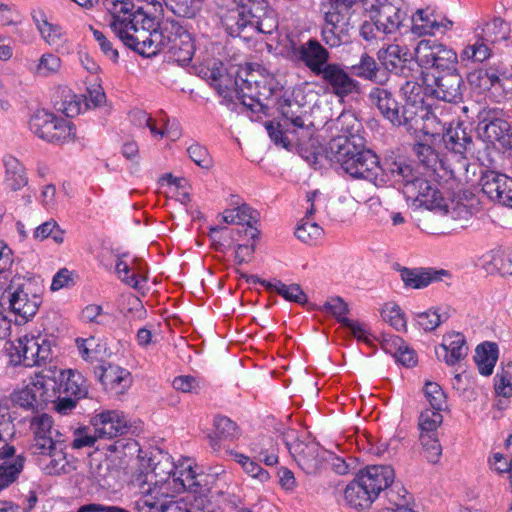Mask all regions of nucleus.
<instances>
[{"label":"nucleus","mask_w":512,"mask_h":512,"mask_svg":"<svg viewBox=\"0 0 512 512\" xmlns=\"http://www.w3.org/2000/svg\"><path fill=\"white\" fill-rule=\"evenodd\" d=\"M66 443H62V445H57V448L50 454H39L40 456L49 457L50 461L43 468L44 471L49 475L60 474L64 471L67 461L64 456V450L66 448Z\"/></svg>","instance_id":"nucleus-55"},{"label":"nucleus","mask_w":512,"mask_h":512,"mask_svg":"<svg viewBox=\"0 0 512 512\" xmlns=\"http://www.w3.org/2000/svg\"><path fill=\"white\" fill-rule=\"evenodd\" d=\"M430 211L431 220L437 224L435 233L445 234L463 229L472 218V211L466 204L454 200L445 202L442 197Z\"/></svg>","instance_id":"nucleus-7"},{"label":"nucleus","mask_w":512,"mask_h":512,"mask_svg":"<svg viewBox=\"0 0 512 512\" xmlns=\"http://www.w3.org/2000/svg\"><path fill=\"white\" fill-rule=\"evenodd\" d=\"M417 52L426 66L434 67L443 73L456 69L457 53L441 43L421 41L417 47Z\"/></svg>","instance_id":"nucleus-19"},{"label":"nucleus","mask_w":512,"mask_h":512,"mask_svg":"<svg viewBox=\"0 0 512 512\" xmlns=\"http://www.w3.org/2000/svg\"><path fill=\"white\" fill-rule=\"evenodd\" d=\"M420 443L422 451L428 462L432 464L438 463L442 455V447L437 437V434L420 433Z\"/></svg>","instance_id":"nucleus-47"},{"label":"nucleus","mask_w":512,"mask_h":512,"mask_svg":"<svg viewBox=\"0 0 512 512\" xmlns=\"http://www.w3.org/2000/svg\"><path fill=\"white\" fill-rule=\"evenodd\" d=\"M344 24L323 25L321 35L323 41L330 47H338L348 43L350 35Z\"/></svg>","instance_id":"nucleus-44"},{"label":"nucleus","mask_w":512,"mask_h":512,"mask_svg":"<svg viewBox=\"0 0 512 512\" xmlns=\"http://www.w3.org/2000/svg\"><path fill=\"white\" fill-rule=\"evenodd\" d=\"M211 86L215 88L220 96L231 100L236 97V91L239 88L237 80L228 72L221 75Z\"/></svg>","instance_id":"nucleus-60"},{"label":"nucleus","mask_w":512,"mask_h":512,"mask_svg":"<svg viewBox=\"0 0 512 512\" xmlns=\"http://www.w3.org/2000/svg\"><path fill=\"white\" fill-rule=\"evenodd\" d=\"M323 229L316 223L302 219L295 229L296 237L303 243L310 244L321 238Z\"/></svg>","instance_id":"nucleus-52"},{"label":"nucleus","mask_w":512,"mask_h":512,"mask_svg":"<svg viewBox=\"0 0 512 512\" xmlns=\"http://www.w3.org/2000/svg\"><path fill=\"white\" fill-rule=\"evenodd\" d=\"M385 497L391 506L408 507L409 493L400 482H394L384 491Z\"/></svg>","instance_id":"nucleus-59"},{"label":"nucleus","mask_w":512,"mask_h":512,"mask_svg":"<svg viewBox=\"0 0 512 512\" xmlns=\"http://www.w3.org/2000/svg\"><path fill=\"white\" fill-rule=\"evenodd\" d=\"M102 4L110 15L109 27L130 49L147 57L166 49L180 65L192 60L194 39L178 21L166 19L157 30L154 18L143 7L135 8L133 0H102Z\"/></svg>","instance_id":"nucleus-1"},{"label":"nucleus","mask_w":512,"mask_h":512,"mask_svg":"<svg viewBox=\"0 0 512 512\" xmlns=\"http://www.w3.org/2000/svg\"><path fill=\"white\" fill-rule=\"evenodd\" d=\"M240 275L242 278H245L247 282L260 283L267 290L278 293L287 301L295 302L298 304H305L307 302V295L304 293V291L298 284L286 285L282 283L280 280L271 283L266 280H261L255 275L249 276L244 273H241Z\"/></svg>","instance_id":"nucleus-29"},{"label":"nucleus","mask_w":512,"mask_h":512,"mask_svg":"<svg viewBox=\"0 0 512 512\" xmlns=\"http://www.w3.org/2000/svg\"><path fill=\"white\" fill-rule=\"evenodd\" d=\"M98 438L99 436L95 433L94 428L87 426L79 427L72 432L70 446L76 450L86 447L90 448L94 446Z\"/></svg>","instance_id":"nucleus-51"},{"label":"nucleus","mask_w":512,"mask_h":512,"mask_svg":"<svg viewBox=\"0 0 512 512\" xmlns=\"http://www.w3.org/2000/svg\"><path fill=\"white\" fill-rule=\"evenodd\" d=\"M29 127L37 137L53 144L68 143L75 138V128L71 121L58 118L45 110L33 114Z\"/></svg>","instance_id":"nucleus-6"},{"label":"nucleus","mask_w":512,"mask_h":512,"mask_svg":"<svg viewBox=\"0 0 512 512\" xmlns=\"http://www.w3.org/2000/svg\"><path fill=\"white\" fill-rule=\"evenodd\" d=\"M11 399L14 404L25 409L34 410L43 406L40 400L37 399L36 390L33 388L31 383L25 388L14 392L11 395Z\"/></svg>","instance_id":"nucleus-49"},{"label":"nucleus","mask_w":512,"mask_h":512,"mask_svg":"<svg viewBox=\"0 0 512 512\" xmlns=\"http://www.w3.org/2000/svg\"><path fill=\"white\" fill-rule=\"evenodd\" d=\"M381 316L385 322L389 323L397 331L406 330V319L397 304H385L381 311Z\"/></svg>","instance_id":"nucleus-56"},{"label":"nucleus","mask_w":512,"mask_h":512,"mask_svg":"<svg viewBox=\"0 0 512 512\" xmlns=\"http://www.w3.org/2000/svg\"><path fill=\"white\" fill-rule=\"evenodd\" d=\"M363 8L370 14L376 30L392 34L400 29L407 17L404 0H361Z\"/></svg>","instance_id":"nucleus-5"},{"label":"nucleus","mask_w":512,"mask_h":512,"mask_svg":"<svg viewBox=\"0 0 512 512\" xmlns=\"http://www.w3.org/2000/svg\"><path fill=\"white\" fill-rule=\"evenodd\" d=\"M49 236L57 244H61L64 241V231L61 230L54 219H50L41 225H39L33 233V237L37 240H44Z\"/></svg>","instance_id":"nucleus-54"},{"label":"nucleus","mask_w":512,"mask_h":512,"mask_svg":"<svg viewBox=\"0 0 512 512\" xmlns=\"http://www.w3.org/2000/svg\"><path fill=\"white\" fill-rule=\"evenodd\" d=\"M482 192L489 199L512 207V178L496 171L487 170L480 178Z\"/></svg>","instance_id":"nucleus-20"},{"label":"nucleus","mask_w":512,"mask_h":512,"mask_svg":"<svg viewBox=\"0 0 512 512\" xmlns=\"http://www.w3.org/2000/svg\"><path fill=\"white\" fill-rule=\"evenodd\" d=\"M91 425L99 438L112 439L122 436L129 429L128 420L118 410L102 411L91 418Z\"/></svg>","instance_id":"nucleus-21"},{"label":"nucleus","mask_w":512,"mask_h":512,"mask_svg":"<svg viewBox=\"0 0 512 512\" xmlns=\"http://www.w3.org/2000/svg\"><path fill=\"white\" fill-rule=\"evenodd\" d=\"M296 55L315 76L330 63L329 51L315 39L301 44L296 49Z\"/></svg>","instance_id":"nucleus-26"},{"label":"nucleus","mask_w":512,"mask_h":512,"mask_svg":"<svg viewBox=\"0 0 512 512\" xmlns=\"http://www.w3.org/2000/svg\"><path fill=\"white\" fill-rule=\"evenodd\" d=\"M33 439L29 450L31 454H50L57 445L66 443L62 433L53 427V419L46 413L35 415L30 420Z\"/></svg>","instance_id":"nucleus-12"},{"label":"nucleus","mask_w":512,"mask_h":512,"mask_svg":"<svg viewBox=\"0 0 512 512\" xmlns=\"http://www.w3.org/2000/svg\"><path fill=\"white\" fill-rule=\"evenodd\" d=\"M439 29V22L427 9H418L412 16V32L418 36L434 34Z\"/></svg>","instance_id":"nucleus-41"},{"label":"nucleus","mask_w":512,"mask_h":512,"mask_svg":"<svg viewBox=\"0 0 512 512\" xmlns=\"http://www.w3.org/2000/svg\"><path fill=\"white\" fill-rule=\"evenodd\" d=\"M264 0H241L238 10L232 11L225 18L226 29L231 36L242 37L246 30L265 33L260 18L265 13Z\"/></svg>","instance_id":"nucleus-9"},{"label":"nucleus","mask_w":512,"mask_h":512,"mask_svg":"<svg viewBox=\"0 0 512 512\" xmlns=\"http://www.w3.org/2000/svg\"><path fill=\"white\" fill-rule=\"evenodd\" d=\"M474 78L483 81V85L494 96L497 102L512 99V73L507 69L489 67L480 69L469 76V81L474 83Z\"/></svg>","instance_id":"nucleus-15"},{"label":"nucleus","mask_w":512,"mask_h":512,"mask_svg":"<svg viewBox=\"0 0 512 512\" xmlns=\"http://www.w3.org/2000/svg\"><path fill=\"white\" fill-rule=\"evenodd\" d=\"M250 450L267 466H273L278 463L277 443L271 437L263 436L254 440L250 444Z\"/></svg>","instance_id":"nucleus-38"},{"label":"nucleus","mask_w":512,"mask_h":512,"mask_svg":"<svg viewBox=\"0 0 512 512\" xmlns=\"http://www.w3.org/2000/svg\"><path fill=\"white\" fill-rule=\"evenodd\" d=\"M203 0H165L167 8L178 17L193 18L201 9Z\"/></svg>","instance_id":"nucleus-46"},{"label":"nucleus","mask_w":512,"mask_h":512,"mask_svg":"<svg viewBox=\"0 0 512 512\" xmlns=\"http://www.w3.org/2000/svg\"><path fill=\"white\" fill-rule=\"evenodd\" d=\"M172 469H173L172 465L168 462V460H166L164 463L158 462L157 464H155L152 469V472L145 475V480L143 481V483H142L143 485L141 486L142 493L149 494L152 492V489L150 486L145 488L144 485L148 481L152 482V479L154 477L158 478L155 480V484H157L159 482H165L169 478V476L172 472Z\"/></svg>","instance_id":"nucleus-61"},{"label":"nucleus","mask_w":512,"mask_h":512,"mask_svg":"<svg viewBox=\"0 0 512 512\" xmlns=\"http://www.w3.org/2000/svg\"><path fill=\"white\" fill-rule=\"evenodd\" d=\"M58 391L66 396L81 399L87 396L86 380L73 370L60 371Z\"/></svg>","instance_id":"nucleus-35"},{"label":"nucleus","mask_w":512,"mask_h":512,"mask_svg":"<svg viewBox=\"0 0 512 512\" xmlns=\"http://www.w3.org/2000/svg\"><path fill=\"white\" fill-rule=\"evenodd\" d=\"M230 455L250 477L259 480L261 483L269 480V473L249 456L233 451H230Z\"/></svg>","instance_id":"nucleus-43"},{"label":"nucleus","mask_w":512,"mask_h":512,"mask_svg":"<svg viewBox=\"0 0 512 512\" xmlns=\"http://www.w3.org/2000/svg\"><path fill=\"white\" fill-rule=\"evenodd\" d=\"M368 100L372 106L378 109L384 119L391 124L398 123L397 111L399 110V104L390 90L383 87H373L368 94Z\"/></svg>","instance_id":"nucleus-27"},{"label":"nucleus","mask_w":512,"mask_h":512,"mask_svg":"<svg viewBox=\"0 0 512 512\" xmlns=\"http://www.w3.org/2000/svg\"><path fill=\"white\" fill-rule=\"evenodd\" d=\"M400 277L404 285L413 289L427 287L433 280H439V275H445V270L433 271L431 269H410L406 267L399 268Z\"/></svg>","instance_id":"nucleus-30"},{"label":"nucleus","mask_w":512,"mask_h":512,"mask_svg":"<svg viewBox=\"0 0 512 512\" xmlns=\"http://www.w3.org/2000/svg\"><path fill=\"white\" fill-rule=\"evenodd\" d=\"M116 273L120 280L132 288H140V283L146 281V276L139 266H130L126 261L119 257L116 262Z\"/></svg>","instance_id":"nucleus-42"},{"label":"nucleus","mask_w":512,"mask_h":512,"mask_svg":"<svg viewBox=\"0 0 512 512\" xmlns=\"http://www.w3.org/2000/svg\"><path fill=\"white\" fill-rule=\"evenodd\" d=\"M444 110L440 106H435L432 110L424 105V101L404 102L397 111L398 123H392L393 126L405 127L408 131L418 129H429L426 122H437L444 128L448 123L446 117H442Z\"/></svg>","instance_id":"nucleus-8"},{"label":"nucleus","mask_w":512,"mask_h":512,"mask_svg":"<svg viewBox=\"0 0 512 512\" xmlns=\"http://www.w3.org/2000/svg\"><path fill=\"white\" fill-rule=\"evenodd\" d=\"M424 394L429 402L431 409L444 410L447 407L446 395L439 384L435 382H426Z\"/></svg>","instance_id":"nucleus-57"},{"label":"nucleus","mask_w":512,"mask_h":512,"mask_svg":"<svg viewBox=\"0 0 512 512\" xmlns=\"http://www.w3.org/2000/svg\"><path fill=\"white\" fill-rule=\"evenodd\" d=\"M370 493L377 499L395 479L394 469L389 465H371L357 475Z\"/></svg>","instance_id":"nucleus-23"},{"label":"nucleus","mask_w":512,"mask_h":512,"mask_svg":"<svg viewBox=\"0 0 512 512\" xmlns=\"http://www.w3.org/2000/svg\"><path fill=\"white\" fill-rule=\"evenodd\" d=\"M509 26L501 18H494L491 22L485 24L480 38L474 43L468 44L461 52L462 60L472 62H483L491 56V49L488 43H496L506 40L509 35Z\"/></svg>","instance_id":"nucleus-11"},{"label":"nucleus","mask_w":512,"mask_h":512,"mask_svg":"<svg viewBox=\"0 0 512 512\" xmlns=\"http://www.w3.org/2000/svg\"><path fill=\"white\" fill-rule=\"evenodd\" d=\"M365 486L358 476L346 486L344 498L349 506L363 510L372 505L376 498Z\"/></svg>","instance_id":"nucleus-31"},{"label":"nucleus","mask_w":512,"mask_h":512,"mask_svg":"<svg viewBox=\"0 0 512 512\" xmlns=\"http://www.w3.org/2000/svg\"><path fill=\"white\" fill-rule=\"evenodd\" d=\"M288 450L298 466L307 474H316L329 455L318 443L295 440L287 443Z\"/></svg>","instance_id":"nucleus-16"},{"label":"nucleus","mask_w":512,"mask_h":512,"mask_svg":"<svg viewBox=\"0 0 512 512\" xmlns=\"http://www.w3.org/2000/svg\"><path fill=\"white\" fill-rule=\"evenodd\" d=\"M440 348L444 352V361L448 365H455L468 353L465 337L461 333L446 335Z\"/></svg>","instance_id":"nucleus-34"},{"label":"nucleus","mask_w":512,"mask_h":512,"mask_svg":"<svg viewBox=\"0 0 512 512\" xmlns=\"http://www.w3.org/2000/svg\"><path fill=\"white\" fill-rule=\"evenodd\" d=\"M426 90L438 100L458 104L463 99L465 85L457 69H453L435 76L433 84H428Z\"/></svg>","instance_id":"nucleus-18"},{"label":"nucleus","mask_w":512,"mask_h":512,"mask_svg":"<svg viewBox=\"0 0 512 512\" xmlns=\"http://www.w3.org/2000/svg\"><path fill=\"white\" fill-rule=\"evenodd\" d=\"M407 80L401 85L400 92L405 99V102L423 101L422 86L415 80L414 72L412 76L406 78Z\"/></svg>","instance_id":"nucleus-63"},{"label":"nucleus","mask_w":512,"mask_h":512,"mask_svg":"<svg viewBox=\"0 0 512 512\" xmlns=\"http://www.w3.org/2000/svg\"><path fill=\"white\" fill-rule=\"evenodd\" d=\"M25 463L23 455L6 458L0 465V491L12 484L22 472Z\"/></svg>","instance_id":"nucleus-40"},{"label":"nucleus","mask_w":512,"mask_h":512,"mask_svg":"<svg viewBox=\"0 0 512 512\" xmlns=\"http://www.w3.org/2000/svg\"><path fill=\"white\" fill-rule=\"evenodd\" d=\"M5 168L4 183L12 191H18L28 184L26 169L20 161L12 155L3 157Z\"/></svg>","instance_id":"nucleus-32"},{"label":"nucleus","mask_w":512,"mask_h":512,"mask_svg":"<svg viewBox=\"0 0 512 512\" xmlns=\"http://www.w3.org/2000/svg\"><path fill=\"white\" fill-rule=\"evenodd\" d=\"M9 301L13 312L27 321L36 315L42 298L33 291V285L28 282L16 287L10 294Z\"/></svg>","instance_id":"nucleus-22"},{"label":"nucleus","mask_w":512,"mask_h":512,"mask_svg":"<svg viewBox=\"0 0 512 512\" xmlns=\"http://www.w3.org/2000/svg\"><path fill=\"white\" fill-rule=\"evenodd\" d=\"M249 77L250 78L241 80L242 83L239 85V88L236 91L235 98L252 112H261L264 108V105L261 102V93L258 90V83L253 79V74H250Z\"/></svg>","instance_id":"nucleus-33"},{"label":"nucleus","mask_w":512,"mask_h":512,"mask_svg":"<svg viewBox=\"0 0 512 512\" xmlns=\"http://www.w3.org/2000/svg\"><path fill=\"white\" fill-rule=\"evenodd\" d=\"M321 81L322 87L340 99L361 92V85L339 63H329L316 75Z\"/></svg>","instance_id":"nucleus-13"},{"label":"nucleus","mask_w":512,"mask_h":512,"mask_svg":"<svg viewBox=\"0 0 512 512\" xmlns=\"http://www.w3.org/2000/svg\"><path fill=\"white\" fill-rule=\"evenodd\" d=\"M227 70L224 64L214 58H205L200 67V74L212 85Z\"/></svg>","instance_id":"nucleus-58"},{"label":"nucleus","mask_w":512,"mask_h":512,"mask_svg":"<svg viewBox=\"0 0 512 512\" xmlns=\"http://www.w3.org/2000/svg\"><path fill=\"white\" fill-rule=\"evenodd\" d=\"M479 135L489 143H499L504 149L512 147V128L501 118H484L478 124Z\"/></svg>","instance_id":"nucleus-24"},{"label":"nucleus","mask_w":512,"mask_h":512,"mask_svg":"<svg viewBox=\"0 0 512 512\" xmlns=\"http://www.w3.org/2000/svg\"><path fill=\"white\" fill-rule=\"evenodd\" d=\"M258 213L249 205L243 204L234 209L225 210L222 214V220L227 224L246 225L244 233L251 239L258 238L259 231L254 224L257 223Z\"/></svg>","instance_id":"nucleus-28"},{"label":"nucleus","mask_w":512,"mask_h":512,"mask_svg":"<svg viewBox=\"0 0 512 512\" xmlns=\"http://www.w3.org/2000/svg\"><path fill=\"white\" fill-rule=\"evenodd\" d=\"M389 180L399 186L407 201L430 210L441 200V193L425 172L404 161L387 164Z\"/></svg>","instance_id":"nucleus-3"},{"label":"nucleus","mask_w":512,"mask_h":512,"mask_svg":"<svg viewBox=\"0 0 512 512\" xmlns=\"http://www.w3.org/2000/svg\"><path fill=\"white\" fill-rule=\"evenodd\" d=\"M377 58L387 71L405 78L412 76V72H420L417 62L414 61L409 48L406 46L389 44L378 50Z\"/></svg>","instance_id":"nucleus-14"},{"label":"nucleus","mask_w":512,"mask_h":512,"mask_svg":"<svg viewBox=\"0 0 512 512\" xmlns=\"http://www.w3.org/2000/svg\"><path fill=\"white\" fill-rule=\"evenodd\" d=\"M393 344L398 346L394 352L396 359L404 366L411 367L417 363V357L414 350L403 345L401 338L396 337L393 339Z\"/></svg>","instance_id":"nucleus-64"},{"label":"nucleus","mask_w":512,"mask_h":512,"mask_svg":"<svg viewBox=\"0 0 512 512\" xmlns=\"http://www.w3.org/2000/svg\"><path fill=\"white\" fill-rule=\"evenodd\" d=\"M442 410L426 409L419 416L420 433L437 434L436 430L443 421Z\"/></svg>","instance_id":"nucleus-53"},{"label":"nucleus","mask_w":512,"mask_h":512,"mask_svg":"<svg viewBox=\"0 0 512 512\" xmlns=\"http://www.w3.org/2000/svg\"><path fill=\"white\" fill-rule=\"evenodd\" d=\"M414 153L419 161V170L425 172L433 181H448L454 178L455 171L447 165L445 159L430 145L417 143L414 145Z\"/></svg>","instance_id":"nucleus-17"},{"label":"nucleus","mask_w":512,"mask_h":512,"mask_svg":"<svg viewBox=\"0 0 512 512\" xmlns=\"http://www.w3.org/2000/svg\"><path fill=\"white\" fill-rule=\"evenodd\" d=\"M336 122L342 134L329 141L325 148L326 157L340 164L354 178L367 180L376 187L386 185L388 169L382 168L377 155L365 148L364 139L358 134L360 123L356 117L349 112L342 113Z\"/></svg>","instance_id":"nucleus-2"},{"label":"nucleus","mask_w":512,"mask_h":512,"mask_svg":"<svg viewBox=\"0 0 512 512\" xmlns=\"http://www.w3.org/2000/svg\"><path fill=\"white\" fill-rule=\"evenodd\" d=\"M31 384L36 390L37 399L40 400L42 405H47L57 400L59 383L54 376H50L46 374L45 371H41L35 374Z\"/></svg>","instance_id":"nucleus-36"},{"label":"nucleus","mask_w":512,"mask_h":512,"mask_svg":"<svg viewBox=\"0 0 512 512\" xmlns=\"http://www.w3.org/2000/svg\"><path fill=\"white\" fill-rule=\"evenodd\" d=\"M216 436L220 439H233L238 435V427L231 419L220 416L214 420Z\"/></svg>","instance_id":"nucleus-62"},{"label":"nucleus","mask_w":512,"mask_h":512,"mask_svg":"<svg viewBox=\"0 0 512 512\" xmlns=\"http://www.w3.org/2000/svg\"><path fill=\"white\" fill-rule=\"evenodd\" d=\"M13 349L15 353L11 354V361L15 365L21 364L26 367L45 364L52 353L51 341L42 335L20 337L13 345Z\"/></svg>","instance_id":"nucleus-10"},{"label":"nucleus","mask_w":512,"mask_h":512,"mask_svg":"<svg viewBox=\"0 0 512 512\" xmlns=\"http://www.w3.org/2000/svg\"><path fill=\"white\" fill-rule=\"evenodd\" d=\"M442 117L448 119V123L446 124L448 127L443 134V142L446 148L463 157L468 153H472L473 141L471 136L459 123L455 127L452 126L453 116L451 108L449 111L444 112Z\"/></svg>","instance_id":"nucleus-25"},{"label":"nucleus","mask_w":512,"mask_h":512,"mask_svg":"<svg viewBox=\"0 0 512 512\" xmlns=\"http://www.w3.org/2000/svg\"><path fill=\"white\" fill-rule=\"evenodd\" d=\"M14 434L13 424L4 418L0 419V459L16 456V449L11 444Z\"/></svg>","instance_id":"nucleus-45"},{"label":"nucleus","mask_w":512,"mask_h":512,"mask_svg":"<svg viewBox=\"0 0 512 512\" xmlns=\"http://www.w3.org/2000/svg\"><path fill=\"white\" fill-rule=\"evenodd\" d=\"M474 359L482 375H491L498 359L497 345L491 342L479 345L476 348Z\"/></svg>","instance_id":"nucleus-37"},{"label":"nucleus","mask_w":512,"mask_h":512,"mask_svg":"<svg viewBox=\"0 0 512 512\" xmlns=\"http://www.w3.org/2000/svg\"><path fill=\"white\" fill-rule=\"evenodd\" d=\"M281 120L277 123L269 121L265 128L276 145L288 148L293 141H300L311 136L312 122L307 121L305 113L297 104L285 100L280 105Z\"/></svg>","instance_id":"nucleus-4"},{"label":"nucleus","mask_w":512,"mask_h":512,"mask_svg":"<svg viewBox=\"0 0 512 512\" xmlns=\"http://www.w3.org/2000/svg\"><path fill=\"white\" fill-rule=\"evenodd\" d=\"M351 73L361 79L382 83L378 78L379 66L376 60L368 53L361 54L359 61L351 67Z\"/></svg>","instance_id":"nucleus-39"},{"label":"nucleus","mask_w":512,"mask_h":512,"mask_svg":"<svg viewBox=\"0 0 512 512\" xmlns=\"http://www.w3.org/2000/svg\"><path fill=\"white\" fill-rule=\"evenodd\" d=\"M61 59L52 53L43 54L35 67L34 74L39 77H49L59 72Z\"/></svg>","instance_id":"nucleus-50"},{"label":"nucleus","mask_w":512,"mask_h":512,"mask_svg":"<svg viewBox=\"0 0 512 512\" xmlns=\"http://www.w3.org/2000/svg\"><path fill=\"white\" fill-rule=\"evenodd\" d=\"M98 369L99 371L95 370V374L98 376L99 380L104 385H110L112 387L121 384L122 381L129 376L128 371L116 365H109L108 367L100 366Z\"/></svg>","instance_id":"nucleus-48"}]
</instances>
